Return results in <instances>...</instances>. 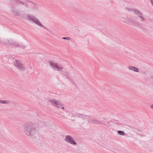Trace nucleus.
I'll use <instances>...</instances> for the list:
<instances>
[{
	"instance_id": "obj_1",
	"label": "nucleus",
	"mask_w": 153,
	"mask_h": 153,
	"mask_svg": "<svg viewBox=\"0 0 153 153\" xmlns=\"http://www.w3.org/2000/svg\"><path fill=\"white\" fill-rule=\"evenodd\" d=\"M49 64L51 68L54 70L58 71H61L60 74L61 75V77L62 79L65 80L68 79L71 82H74V80H76V77L75 76L73 77L69 76L68 73L67 71H62L63 68L61 65L59 64L56 63L54 62L51 61L49 62Z\"/></svg>"
},
{
	"instance_id": "obj_2",
	"label": "nucleus",
	"mask_w": 153,
	"mask_h": 153,
	"mask_svg": "<svg viewBox=\"0 0 153 153\" xmlns=\"http://www.w3.org/2000/svg\"><path fill=\"white\" fill-rule=\"evenodd\" d=\"M24 131L27 135L32 137L37 133L39 129L38 124L33 122H27L23 125Z\"/></svg>"
},
{
	"instance_id": "obj_3",
	"label": "nucleus",
	"mask_w": 153,
	"mask_h": 153,
	"mask_svg": "<svg viewBox=\"0 0 153 153\" xmlns=\"http://www.w3.org/2000/svg\"><path fill=\"white\" fill-rule=\"evenodd\" d=\"M3 42V44L7 46L10 47L13 45L14 47L22 49H25L26 48L25 45L22 43L11 40H9L7 39H4V42Z\"/></svg>"
},
{
	"instance_id": "obj_4",
	"label": "nucleus",
	"mask_w": 153,
	"mask_h": 153,
	"mask_svg": "<svg viewBox=\"0 0 153 153\" xmlns=\"http://www.w3.org/2000/svg\"><path fill=\"white\" fill-rule=\"evenodd\" d=\"M22 16H23L24 18L27 19L29 21L32 22L38 26L42 27L45 29L48 30L47 28L44 27L40 21L35 16L29 14H25L24 15Z\"/></svg>"
},
{
	"instance_id": "obj_5",
	"label": "nucleus",
	"mask_w": 153,
	"mask_h": 153,
	"mask_svg": "<svg viewBox=\"0 0 153 153\" xmlns=\"http://www.w3.org/2000/svg\"><path fill=\"white\" fill-rule=\"evenodd\" d=\"M126 9L129 12H133L137 15L138 17L140 19V21L141 22L144 21L146 20V18L141 12L139 10L134 8H127Z\"/></svg>"
},
{
	"instance_id": "obj_6",
	"label": "nucleus",
	"mask_w": 153,
	"mask_h": 153,
	"mask_svg": "<svg viewBox=\"0 0 153 153\" xmlns=\"http://www.w3.org/2000/svg\"><path fill=\"white\" fill-rule=\"evenodd\" d=\"M48 101L51 105L53 106L56 107L58 108H60L61 107L62 109H64V107H62V103L59 101L56 100L54 99H52V100H48Z\"/></svg>"
},
{
	"instance_id": "obj_7",
	"label": "nucleus",
	"mask_w": 153,
	"mask_h": 153,
	"mask_svg": "<svg viewBox=\"0 0 153 153\" xmlns=\"http://www.w3.org/2000/svg\"><path fill=\"white\" fill-rule=\"evenodd\" d=\"M128 24L133 26L137 27L139 28H141L142 25H143L142 24L138 21L131 18Z\"/></svg>"
},
{
	"instance_id": "obj_8",
	"label": "nucleus",
	"mask_w": 153,
	"mask_h": 153,
	"mask_svg": "<svg viewBox=\"0 0 153 153\" xmlns=\"http://www.w3.org/2000/svg\"><path fill=\"white\" fill-rule=\"evenodd\" d=\"M15 66L20 71H23L25 69L24 65L20 61L16 60L14 62Z\"/></svg>"
},
{
	"instance_id": "obj_9",
	"label": "nucleus",
	"mask_w": 153,
	"mask_h": 153,
	"mask_svg": "<svg viewBox=\"0 0 153 153\" xmlns=\"http://www.w3.org/2000/svg\"><path fill=\"white\" fill-rule=\"evenodd\" d=\"M65 142L73 145H76V143L73 138L70 135L66 136L65 138Z\"/></svg>"
},
{
	"instance_id": "obj_10",
	"label": "nucleus",
	"mask_w": 153,
	"mask_h": 153,
	"mask_svg": "<svg viewBox=\"0 0 153 153\" xmlns=\"http://www.w3.org/2000/svg\"><path fill=\"white\" fill-rule=\"evenodd\" d=\"M30 4H27L28 7H26L28 8H30L31 10H33L37 9V7L36 4L32 2H30Z\"/></svg>"
},
{
	"instance_id": "obj_11",
	"label": "nucleus",
	"mask_w": 153,
	"mask_h": 153,
	"mask_svg": "<svg viewBox=\"0 0 153 153\" xmlns=\"http://www.w3.org/2000/svg\"><path fill=\"white\" fill-rule=\"evenodd\" d=\"M128 68L130 70L134 71V72H139V69H138L134 66H129L128 67Z\"/></svg>"
},
{
	"instance_id": "obj_12",
	"label": "nucleus",
	"mask_w": 153,
	"mask_h": 153,
	"mask_svg": "<svg viewBox=\"0 0 153 153\" xmlns=\"http://www.w3.org/2000/svg\"><path fill=\"white\" fill-rule=\"evenodd\" d=\"M131 18L128 17H123V22H124L128 24Z\"/></svg>"
},
{
	"instance_id": "obj_13",
	"label": "nucleus",
	"mask_w": 153,
	"mask_h": 153,
	"mask_svg": "<svg viewBox=\"0 0 153 153\" xmlns=\"http://www.w3.org/2000/svg\"><path fill=\"white\" fill-rule=\"evenodd\" d=\"M4 131L2 127H0V138L3 137L4 135Z\"/></svg>"
},
{
	"instance_id": "obj_14",
	"label": "nucleus",
	"mask_w": 153,
	"mask_h": 153,
	"mask_svg": "<svg viewBox=\"0 0 153 153\" xmlns=\"http://www.w3.org/2000/svg\"><path fill=\"white\" fill-rule=\"evenodd\" d=\"M17 4H22L23 5H25V6L26 7H28V5L26 3H24L22 1H20L19 0H18L17 1Z\"/></svg>"
},
{
	"instance_id": "obj_15",
	"label": "nucleus",
	"mask_w": 153,
	"mask_h": 153,
	"mask_svg": "<svg viewBox=\"0 0 153 153\" xmlns=\"http://www.w3.org/2000/svg\"><path fill=\"white\" fill-rule=\"evenodd\" d=\"M61 116L62 117H63L64 119H65L66 118V117L65 116V115H63L62 114L60 115L59 114L57 113L56 115V117L58 118H60L61 117L60 116Z\"/></svg>"
},
{
	"instance_id": "obj_16",
	"label": "nucleus",
	"mask_w": 153,
	"mask_h": 153,
	"mask_svg": "<svg viewBox=\"0 0 153 153\" xmlns=\"http://www.w3.org/2000/svg\"><path fill=\"white\" fill-rule=\"evenodd\" d=\"M101 124L104 125L105 126H108L109 124V123L108 122L106 121L105 120H103L102 121H101Z\"/></svg>"
},
{
	"instance_id": "obj_17",
	"label": "nucleus",
	"mask_w": 153,
	"mask_h": 153,
	"mask_svg": "<svg viewBox=\"0 0 153 153\" xmlns=\"http://www.w3.org/2000/svg\"><path fill=\"white\" fill-rule=\"evenodd\" d=\"M117 133L119 134L122 136L124 135L125 134V133L123 131L121 130L118 131Z\"/></svg>"
},
{
	"instance_id": "obj_18",
	"label": "nucleus",
	"mask_w": 153,
	"mask_h": 153,
	"mask_svg": "<svg viewBox=\"0 0 153 153\" xmlns=\"http://www.w3.org/2000/svg\"><path fill=\"white\" fill-rule=\"evenodd\" d=\"M95 119H89L88 120V122L89 123H95Z\"/></svg>"
},
{
	"instance_id": "obj_19",
	"label": "nucleus",
	"mask_w": 153,
	"mask_h": 153,
	"mask_svg": "<svg viewBox=\"0 0 153 153\" xmlns=\"http://www.w3.org/2000/svg\"><path fill=\"white\" fill-rule=\"evenodd\" d=\"M0 103L2 104H7L8 103L7 101L4 100H0Z\"/></svg>"
},
{
	"instance_id": "obj_20",
	"label": "nucleus",
	"mask_w": 153,
	"mask_h": 153,
	"mask_svg": "<svg viewBox=\"0 0 153 153\" xmlns=\"http://www.w3.org/2000/svg\"><path fill=\"white\" fill-rule=\"evenodd\" d=\"M101 121L99 120H97L95 119V124H101Z\"/></svg>"
},
{
	"instance_id": "obj_21",
	"label": "nucleus",
	"mask_w": 153,
	"mask_h": 153,
	"mask_svg": "<svg viewBox=\"0 0 153 153\" xmlns=\"http://www.w3.org/2000/svg\"><path fill=\"white\" fill-rule=\"evenodd\" d=\"M14 13L16 16H20L21 15V13L19 11H14Z\"/></svg>"
},
{
	"instance_id": "obj_22",
	"label": "nucleus",
	"mask_w": 153,
	"mask_h": 153,
	"mask_svg": "<svg viewBox=\"0 0 153 153\" xmlns=\"http://www.w3.org/2000/svg\"><path fill=\"white\" fill-rule=\"evenodd\" d=\"M83 114H76V116L79 117H80L81 118H82L83 117Z\"/></svg>"
},
{
	"instance_id": "obj_23",
	"label": "nucleus",
	"mask_w": 153,
	"mask_h": 153,
	"mask_svg": "<svg viewBox=\"0 0 153 153\" xmlns=\"http://www.w3.org/2000/svg\"><path fill=\"white\" fill-rule=\"evenodd\" d=\"M88 116L87 115H83V117L82 118L83 119V120H84L85 119H88Z\"/></svg>"
},
{
	"instance_id": "obj_24",
	"label": "nucleus",
	"mask_w": 153,
	"mask_h": 153,
	"mask_svg": "<svg viewBox=\"0 0 153 153\" xmlns=\"http://www.w3.org/2000/svg\"><path fill=\"white\" fill-rule=\"evenodd\" d=\"M62 39H64L67 40H70L71 39V38L69 37H63L62 38Z\"/></svg>"
},
{
	"instance_id": "obj_25",
	"label": "nucleus",
	"mask_w": 153,
	"mask_h": 153,
	"mask_svg": "<svg viewBox=\"0 0 153 153\" xmlns=\"http://www.w3.org/2000/svg\"><path fill=\"white\" fill-rule=\"evenodd\" d=\"M4 42V39H1V38H0V44H3V42Z\"/></svg>"
},
{
	"instance_id": "obj_26",
	"label": "nucleus",
	"mask_w": 153,
	"mask_h": 153,
	"mask_svg": "<svg viewBox=\"0 0 153 153\" xmlns=\"http://www.w3.org/2000/svg\"><path fill=\"white\" fill-rule=\"evenodd\" d=\"M151 108L153 109V104L151 105Z\"/></svg>"
},
{
	"instance_id": "obj_27",
	"label": "nucleus",
	"mask_w": 153,
	"mask_h": 153,
	"mask_svg": "<svg viewBox=\"0 0 153 153\" xmlns=\"http://www.w3.org/2000/svg\"><path fill=\"white\" fill-rule=\"evenodd\" d=\"M151 2L153 6V1L152 0H151Z\"/></svg>"
},
{
	"instance_id": "obj_28",
	"label": "nucleus",
	"mask_w": 153,
	"mask_h": 153,
	"mask_svg": "<svg viewBox=\"0 0 153 153\" xmlns=\"http://www.w3.org/2000/svg\"><path fill=\"white\" fill-rule=\"evenodd\" d=\"M143 74H145V72H144L143 73Z\"/></svg>"
},
{
	"instance_id": "obj_29",
	"label": "nucleus",
	"mask_w": 153,
	"mask_h": 153,
	"mask_svg": "<svg viewBox=\"0 0 153 153\" xmlns=\"http://www.w3.org/2000/svg\"><path fill=\"white\" fill-rule=\"evenodd\" d=\"M74 117H75V116H73Z\"/></svg>"
},
{
	"instance_id": "obj_30",
	"label": "nucleus",
	"mask_w": 153,
	"mask_h": 153,
	"mask_svg": "<svg viewBox=\"0 0 153 153\" xmlns=\"http://www.w3.org/2000/svg\"><path fill=\"white\" fill-rule=\"evenodd\" d=\"M74 117H75V116H73Z\"/></svg>"
}]
</instances>
